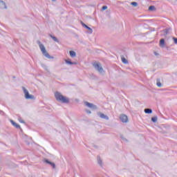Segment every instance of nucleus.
I'll use <instances>...</instances> for the list:
<instances>
[{
  "instance_id": "nucleus-1",
  "label": "nucleus",
  "mask_w": 177,
  "mask_h": 177,
  "mask_svg": "<svg viewBox=\"0 0 177 177\" xmlns=\"http://www.w3.org/2000/svg\"><path fill=\"white\" fill-rule=\"evenodd\" d=\"M55 97L56 100H57L58 102H61L62 103H68L70 102L68 98L63 96V95H62L59 92L55 93Z\"/></svg>"
},
{
  "instance_id": "nucleus-2",
  "label": "nucleus",
  "mask_w": 177,
  "mask_h": 177,
  "mask_svg": "<svg viewBox=\"0 0 177 177\" xmlns=\"http://www.w3.org/2000/svg\"><path fill=\"white\" fill-rule=\"evenodd\" d=\"M37 44H39V48L41 50L42 54L45 57H47V59H50V55L49 53H48V51H46V49L45 48V46L41 43V41H38Z\"/></svg>"
},
{
  "instance_id": "nucleus-3",
  "label": "nucleus",
  "mask_w": 177,
  "mask_h": 177,
  "mask_svg": "<svg viewBox=\"0 0 177 177\" xmlns=\"http://www.w3.org/2000/svg\"><path fill=\"white\" fill-rule=\"evenodd\" d=\"M24 93L25 98L28 100H35V97L31 94H30V92H28V90L24 88Z\"/></svg>"
},
{
  "instance_id": "nucleus-4",
  "label": "nucleus",
  "mask_w": 177,
  "mask_h": 177,
  "mask_svg": "<svg viewBox=\"0 0 177 177\" xmlns=\"http://www.w3.org/2000/svg\"><path fill=\"white\" fill-rule=\"evenodd\" d=\"M93 66L95 67V68H96V70H97V71H99V73H103V68L100 62H94Z\"/></svg>"
},
{
  "instance_id": "nucleus-5",
  "label": "nucleus",
  "mask_w": 177,
  "mask_h": 177,
  "mask_svg": "<svg viewBox=\"0 0 177 177\" xmlns=\"http://www.w3.org/2000/svg\"><path fill=\"white\" fill-rule=\"evenodd\" d=\"M120 120L122 122H128V116L126 115L122 114L120 116Z\"/></svg>"
},
{
  "instance_id": "nucleus-6",
  "label": "nucleus",
  "mask_w": 177,
  "mask_h": 177,
  "mask_svg": "<svg viewBox=\"0 0 177 177\" xmlns=\"http://www.w3.org/2000/svg\"><path fill=\"white\" fill-rule=\"evenodd\" d=\"M10 122H11L12 125H13V127L15 128L20 129V125L16 123V122L13 121V120H10Z\"/></svg>"
},
{
  "instance_id": "nucleus-7",
  "label": "nucleus",
  "mask_w": 177,
  "mask_h": 177,
  "mask_svg": "<svg viewBox=\"0 0 177 177\" xmlns=\"http://www.w3.org/2000/svg\"><path fill=\"white\" fill-rule=\"evenodd\" d=\"M84 104H86V106H87V107H89L90 109H96V106L93 105V104L92 103H89L88 102H85Z\"/></svg>"
},
{
  "instance_id": "nucleus-8",
  "label": "nucleus",
  "mask_w": 177,
  "mask_h": 177,
  "mask_svg": "<svg viewBox=\"0 0 177 177\" xmlns=\"http://www.w3.org/2000/svg\"><path fill=\"white\" fill-rule=\"evenodd\" d=\"M0 8L6 9V4L5 3V2L0 1Z\"/></svg>"
},
{
  "instance_id": "nucleus-9",
  "label": "nucleus",
  "mask_w": 177,
  "mask_h": 177,
  "mask_svg": "<svg viewBox=\"0 0 177 177\" xmlns=\"http://www.w3.org/2000/svg\"><path fill=\"white\" fill-rule=\"evenodd\" d=\"M100 118H104V120H109V116L104 115V113H99Z\"/></svg>"
},
{
  "instance_id": "nucleus-10",
  "label": "nucleus",
  "mask_w": 177,
  "mask_h": 177,
  "mask_svg": "<svg viewBox=\"0 0 177 177\" xmlns=\"http://www.w3.org/2000/svg\"><path fill=\"white\" fill-rule=\"evenodd\" d=\"M45 162H46V164H49L50 165H51V167H53V169L56 168V165H55V163L49 162V160H46Z\"/></svg>"
},
{
  "instance_id": "nucleus-11",
  "label": "nucleus",
  "mask_w": 177,
  "mask_h": 177,
  "mask_svg": "<svg viewBox=\"0 0 177 177\" xmlns=\"http://www.w3.org/2000/svg\"><path fill=\"white\" fill-rule=\"evenodd\" d=\"M145 113H146V114H151V113H153V111H151V109H145Z\"/></svg>"
},
{
  "instance_id": "nucleus-12",
  "label": "nucleus",
  "mask_w": 177,
  "mask_h": 177,
  "mask_svg": "<svg viewBox=\"0 0 177 177\" xmlns=\"http://www.w3.org/2000/svg\"><path fill=\"white\" fill-rule=\"evenodd\" d=\"M165 45V40L164 39H161L160 40V46H164Z\"/></svg>"
},
{
  "instance_id": "nucleus-13",
  "label": "nucleus",
  "mask_w": 177,
  "mask_h": 177,
  "mask_svg": "<svg viewBox=\"0 0 177 177\" xmlns=\"http://www.w3.org/2000/svg\"><path fill=\"white\" fill-rule=\"evenodd\" d=\"M69 53L71 57H75L77 56V54L74 51H70Z\"/></svg>"
},
{
  "instance_id": "nucleus-14",
  "label": "nucleus",
  "mask_w": 177,
  "mask_h": 177,
  "mask_svg": "<svg viewBox=\"0 0 177 177\" xmlns=\"http://www.w3.org/2000/svg\"><path fill=\"white\" fill-rule=\"evenodd\" d=\"M65 62L67 64H77L76 62H71V60L70 59H66Z\"/></svg>"
},
{
  "instance_id": "nucleus-15",
  "label": "nucleus",
  "mask_w": 177,
  "mask_h": 177,
  "mask_svg": "<svg viewBox=\"0 0 177 177\" xmlns=\"http://www.w3.org/2000/svg\"><path fill=\"white\" fill-rule=\"evenodd\" d=\"M50 37L53 39V41H55V42H59V40L57 39V38H56V37L53 36L52 35H50Z\"/></svg>"
},
{
  "instance_id": "nucleus-16",
  "label": "nucleus",
  "mask_w": 177,
  "mask_h": 177,
  "mask_svg": "<svg viewBox=\"0 0 177 177\" xmlns=\"http://www.w3.org/2000/svg\"><path fill=\"white\" fill-rule=\"evenodd\" d=\"M121 59H122V63H124V64H127V63H128V60H127V59H125V57H122Z\"/></svg>"
},
{
  "instance_id": "nucleus-17",
  "label": "nucleus",
  "mask_w": 177,
  "mask_h": 177,
  "mask_svg": "<svg viewBox=\"0 0 177 177\" xmlns=\"http://www.w3.org/2000/svg\"><path fill=\"white\" fill-rule=\"evenodd\" d=\"M156 85H157V86H158V88H161V86H162V84H161L160 80H158Z\"/></svg>"
},
{
  "instance_id": "nucleus-18",
  "label": "nucleus",
  "mask_w": 177,
  "mask_h": 177,
  "mask_svg": "<svg viewBox=\"0 0 177 177\" xmlns=\"http://www.w3.org/2000/svg\"><path fill=\"white\" fill-rule=\"evenodd\" d=\"M149 10H156V7L154 6H151L149 7Z\"/></svg>"
},
{
  "instance_id": "nucleus-19",
  "label": "nucleus",
  "mask_w": 177,
  "mask_h": 177,
  "mask_svg": "<svg viewBox=\"0 0 177 177\" xmlns=\"http://www.w3.org/2000/svg\"><path fill=\"white\" fill-rule=\"evenodd\" d=\"M151 121H153V122H157V117L151 118Z\"/></svg>"
},
{
  "instance_id": "nucleus-20",
  "label": "nucleus",
  "mask_w": 177,
  "mask_h": 177,
  "mask_svg": "<svg viewBox=\"0 0 177 177\" xmlns=\"http://www.w3.org/2000/svg\"><path fill=\"white\" fill-rule=\"evenodd\" d=\"M131 5H132V6H138V3H136V2H131Z\"/></svg>"
},
{
  "instance_id": "nucleus-21",
  "label": "nucleus",
  "mask_w": 177,
  "mask_h": 177,
  "mask_svg": "<svg viewBox=\"0 0 177 177\" xmlns=\"http://www.w3.org/2000/svg\"><path fill=\"white\" fill-rule=\"evenodd\" d=\"M82 26L84 27L85 28H88V26L86 24H84V22H82Z\"/></svg>"
},
{
  "instance_id": "nucleus-22",
  "label": "nucleus",
  "mask_w": 177,
  "mask_h": 177,
  "mask_svg": "<svg viewBox=\"0 0 177 177\" xmlns=\"http://www.w3.org/2000/svg\"><path fill=\"white\" fill-rule=\"evenodd\" d=\"M173 40L174 41V44H177V38L176 37H173Z\"/></svg>"
},
{
  "instance_id": "nucleus-23",
  "label": "nucleus",
  "mask_w": 177,
  "mask_h": 177,
  "mask_svg": "<svg viewBox=\"0 0 177 177\" xmlns=\"http://www.w3.org/2000/svg\"><path fill=\"white\" fill-rule=\"evenodd\" d=\"M97 160H98V164L102 165V160H100V157H98Z\"/></svg>"
},
{
  "instance_id": "nucleus-24",
  "label": "nucleus",
  "mask_w": 177,
  "mask_h": 177,
  "mask_svg": "<svg viewBox=\"0 0 177 177\" xmlns=\"http://www.w3.org/2000/svg\"><path fill=\"white\" fill-rule=\"evenodd\" d=\"M102 10H106V9H107V6H104L102 8Z\"/></svg>"
},
{
  "instance_id": "nucleus-25",
  "label": "nucleus",
  "mask_w": 177,
  "mask_h": 177,
  "mask_svg": "<svg viewBox=\"0 0 177 177\" xmlns=\"http://www.w3.org/2000/svg\"><path fill=\"white\" fill-rule=\"evenodd\" d=\"M86 29L89 30L92 32V28H91L89 26H88V28H86Z\"/></svg>"
},
{
  "instance_id": "nucleus-26",
  "label": "nucleus",
  "mask_w": 177,
  "mask_h": 177,
  "mask_svg": "<svg viewBox=\"0 0 177 177\" xmlns=\"http://www.w3.org/2000/svg\"><path fill=\"white\" fill-rule=\"evenodd\" d=\"M86 113H87V114H91V111L87 110V111H86Z\"/></svg>"
},
{
  "instance_id": "nucleus-27",
  "label": "nucleus",
  "mask_w": 177,
  "mask_h": 177,
  "mask_svg": "<svg viewBox=\"0 0 177 177\" xmlns=\"http://www.w3.org/2000/svg\"><path fill=\"white\" fill-rule=\"evenodd\" d=\"M19 121H20V122H23L20 119H19Z\"/></svg>"
}]
</instances>
